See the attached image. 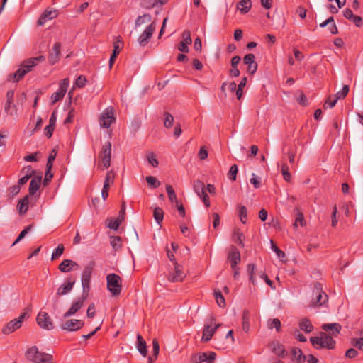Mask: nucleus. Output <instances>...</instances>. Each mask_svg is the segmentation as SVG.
<instances>
[{
  "mask_svg": "<svg viewBox=\"0 0 363 363\" xmlns=\"http://www.w3.org/2000/svg\"><path fill=\"white\" fill-rule=\"evenodd\" d=\"M45 60L43 55L24 61L20 68L13 74L9 77V80L13 82H18L26 74L31 70L39 62Z\"/></svg>",
  "mask_w": 363,
  "mask_h": 363,
  "instance_id": "1",
  "label": "nucleus"
},
{
  "mask_svg": "<svg viewBox=\"0 0 363 363\" xmlns=\"http://www.w3.org/2000/svg\"><path fill=\"white\" fill-rule=\"evenodd\" d=\"M26 358L34 363H52L50 354L38 351L35 346L29 348L26 352Z\"/></svg>",
  "mask_w": 363,
  "mask_h": 363,
  "instance_id": "2",
  "label": "nucleus"
},
{
  "mask_svg": "<svg viewBox=\"0 0 363 363\" xmlns=\"http://www.w3.org/2000/svg\"><path fill=\"white\" fill-rule=\"evenodd\" d=\"M310 341L313 346L318 350L321 348L333 349L335 345L333 338L325 333H321L319 337H311Z\"/></svg>",
  "mask_w": 363,
  "mask_h": 363,
  "instance_id": "3",
  "label": "nucleus"
},
{
  "mask_svg": "<svg viewBox=\"0 0 363 363\" xmlns=\"http://www.w3.org/2000/svg\"><path fill=\"white\" fill-rule=\"evenodd\" d=\"M28 317L29 315L28 312L24 311L21 313L18 318L9 321L3 327L2 333L4 335H9L15 332L22 327L23 321L25 319L28 318Z\"/></svg>",
  "mask_w": 363,
  "mask_h": 363,
  "instance_id": "4",
  "label": "nucleus"
},
{
  "mask_svg": "<svg viewBox=\"0 0 363 363\" xmlns=\"http://www.w3.org/2000/svg\"><path fill=\"white\" fill-rule=\"evenodd\" d=\"M107 289L111 292L113 296H118L121 291V277L114 274H109L106 277Z\"/></svg>",
  "mask_w": 363,
  "mask_h": 363,
  "instance_id": "5",
  "label": "nucleus"
},
{
  "mask_svg": "<svg viewBox=\"0 0 363 363\" xmlns=\"http://www.w3.org/2000/svg\"><path fill=\"white\" fill-rule=\"evenodd\" d=\"M220 324L216 323V319L214 317H210L209 319L207 320L204 324L201 341H209L213 337L215 332L217 330V329L220 328Z\"/></svg>",
  "mask_w": 363,
  "mask_h": 363,
  "instance_id": "6",
  "label": "nucleus"
},
{
  "mask_svg": "<svg viewBox=\"0 0 363 363\" xmlns=\"http://www.w3.org/2000/svg\"><path fill=\"white\" fill-rule=\"evenodd\" d=\"M186 277L184 267L177 262H174L173 267H170L168 273V280L171 282L182 281Z\"/></svg>",
  "mask_w": 363,
  "mask_h": 363,
  "instance_id": "7",
  "label": "nucleus"
},
{
  "mask_svg": "<svg viewBox=\"0 0 363 363\" xmlns=\"http://www.w3.org/2000/svg\"><path fill=\"white\" fill-rule=\"evenodd\" d=\"M313 299L311 302V306L318 307L325 304L328 301L327 294L322 290L321 284L316 283L313 291Z\"/></svg>",
  "mask_w": 363,
  "mask_h": 363,
  "instance_id": "8",
  "label": "nucleus"
},
{
  "mask_svg": "<svg viewBox=\"0 0 363 363\" xmlns=\"http://www.w3.org/2000/svg\"><path fill=\"white\" fill-rule=\"evenodd\" d=\"M116 121L113 108L111 106L107 107L101 113L99 123L101 128H108Z\"/></svg>",
  "mask_w": 363,
  "mask_h": 363,
  "instance_id": "9",
  "label": "nucleus"
},
{
  "mask_svg": "<svg viewBox=\"0 0 363 363\" xmlns=\"http://www.w3.org/2000/svg\"><path fill=\"white\" fill-rule=\"evenodd\" d=\"M69 84V81L67 78H65L60 82L57 91L53 93L50 96L51 104H54L63 99L67 92Z\"/></svg>",
  "mask_w": 363,
  "mask_h": 363,
  "instance_id": "10",
  "label": "nucleus"
},
{
  "mask_svg": "<svg viewBox=\"0 0 363 363\" xmlns=\"http://www.w3.org/2000/svg\"><path fill=\"white\" fill-rule=\"evenodd\" d=\"M93 266L91 264L86 265L82 273L81 282L82 286L83 294H88L90 289V281L92 273Z\"/></svg>",
  "mask_w": 363,
  "mask_h": 363,
  "instance_id": "11",
  "label": "nucleus"
},
{
  "mask_svg": "<svg viewBox=\"0 0 363 363\" xmlns=\"http://www.w3.org/2000/svg\"><path fill=\"white\" fill-rule=\"evenodd\" d=\"M155 29L156 24L155 22H152L140 35L138 38V42L140 46H145L148 43Z\"/></svg>",
  "mask_w": 363,
  "mask_h": 363,
  "instance_id": "12",
  "label": "nucleus"
},
{
  "mask_svg": "<svg viewBox=\"0 0 363 363\" xmlns=\"http://www.w3.org/2000/svg\"><path fill=\"white\" fill-rule=\"evenodd\" d=\"M111 144L110 142H106L103 145L100 158L101 160V165L104 169H107L111 165Z\"/></svg>",
  "mask_w": 363,
  "mask_h": 363,
  "instance_id": "13",
  "label": "nucleus"
},
{
  "mask_svg": "<svg viewBox=\"0 0 363 363\" xmlns=\"http://www.w3.org/2000/svg\"><path fill=\"white\" fill-rule=\"evenodd\" d=\"M36 320L39 326L43 329L50 330L53 328L52 320L46 312H39Z\"/></svg>",
  "mask_w": 363,
  "mask_h": 363,
  "instance_id": "14",
  "label": "nucleus"
},
{
  "mask_svg": "<svg viewBox=\"0 0 363 363\" xmlns=\"http://www.w3.org/2000/svg\"><path fill=\"white\" fill-rule=\"evenodd\" d=\"M84 326V322L78 319L67 320L62 323L61 328L67 331H76Z\"/></svg>",
  "mask_w": 363,
  "mask_h": 363,
  "instance_id": "15",
  "label": "nucleus"
},
{
  "mask_svg": "<svg viewBox=\"0 0 363 363\" xmlns=\"http://www.w3.org/2000/svg\"><path fill=\"white\" fill-rule=\"evenodd\" d=\"M58 15V11L56 9H48L40 16L38 24V26H43L48 21H50L56 18Z\"/></svg>",
  "mask_w": 363,
  "mask_h": 363,
  "instance_id": "16",
  "label": "nucleus"
},
{
  "mask_svg": "<svg viewBox=\"0 0 363 363\" xmlns=\"http://www.w3.org/2000/svg\"><path fill=\"white\" fill-rule=\"evenodd\" d=\"M322 329L328 333V335L333 337H337L340 334L342 326L340 324L337 323H325L322 325Z\"/></svg>",
  "mask_w": 363,
  "mask_h": 363,
  "instance_id": "17",
  "label": "nucleus"
},
{
  "mask_svg": "<svg viewBox=\"0 0 363 363\" xmlns=\"http://www.w3.org/2000/svg\"><path fill=\"white\" fill-rule=\"evenodd\" d=\"M192 43L190 31L184 30L182 33V40L180 42L178 50L182 52H189V45Z\"/></svg>",
  "mask_w": 363,
  "mask_h": 363,
  "instance_id": "18",
  "label": "nucleus"
},
{
  "mask_svg": "<svg viewBox=\"0 0 363 363\" xmlns=\"http://www.w3.org/2000/svg\"><path fill=\"white\" fill-rule=\"evenodd\" d=\"M261 270H258L254 264H249L247 267V274L249 277V281L254 286L257 284V278H259L258 273Z\"/></svg>",
  "mask_w": 363,
  "mask_h": 363,
  "instance_id": "19",
  "label": "nucleus"
},
{
  "mask_svg": "<svg viewBox=\"0 0 363 363\" xmlns=\"http://www.w3.org/2000/svg\"><path fill=\"white\" fill-rule=\"evenodd\" d=\"M85 299L86 296L74 301L70 308L64 314L63 318H66L74 315L83 306Z\"/></svg>",
  "mask_w": 363,
  "mask_h": 363,
  "instance_id": "20",
  "label": "nucleus"
},
{
  "mask_svg": "<svg viewBox=\"0 0 363 363\" xmlns=\"http://www.w3.org/2000/svg\"><path fill=\"white\" fill-rule=\"evenodd\" d=\"M243 62L247 65V72L250 74H254L257 69V64L255 62V56L252 54L246 55L243 58Z\"/></svg>",
  "mask_w": 363,
  "mask_h": 363,
  "instance_id": "21",
  "label": "nucleus"
},
{
  "mask_svg": "<svg viewBox=\"0 0 363 363\" xmlns=\"http://www.w3.org/2000/svg\"><path fill=\"white\" fill-rule=\"evenodd\" d=\"M112 183H113V175L112 174L111 172H108L106 175L105 181L101 191V196L104 201L106 200L107 197L108 196V190L110 184Z\"/></svg>",
  "mask_w": 363,
  "mask_h": 363,
  "instance_id": "22",
  "label": "nucleus"
},
{
  "mask_svg": "<svg viewBox=\"0 0 363 363\" xmlns=\"http://www.w3.org/2000/svg\"><path fill=\"white\" fill-rule=\"evenodd\" d=\"M75 284V281L69 279L66 282H64L57 290V294L58 296H64L69 293Z\"/></svg>",
  "mask_w": 363,
  "mask_h": 363,
  "instance_id": "23",
  "label": "nucleus"
},
{
  "mask_svg": "<svg viewBox=\"0 0 363 363\" xmlns=\"http://www.w3.org/2000/svg\"><path fill=\"white\" fill-rule=\"evenodd\" d=\"M76 267H78L77 262L71 260V259H65L63 260L59 265L58 269L62 272H69L71 270L75 269Z\"/></svg>",
  "mask_w": 363,
  "mask_h": 363,
  "instance_id": "24",
  "label": "nucleus"
},
{
  "mask_svg": "<svg viewBox=\"0 0 363 363\" xmlns=\"http://www.w3.org/2000/svg\"><path fill=\"white\" fill-rule=\"evenodd\" d=\"M60 49H61L60 43H55L54 46L52 48V50L49 55V61L51 64L53 65L58 61V60L60 58Z\"/></svg>",
  "mask_w": 363,
  "mask_h": 363,
  "instance_id": "25",
  "label": "nucleus"
},
{
  "mask_svg": "<svg viewBox=\"0 0 363 363\" xmlns=\"http://www.w3.org/2000/svg\"><path fill=\"white\" fill-rule=\"evenodd\" d=\"M41 182H42L41 176L34 177L31 179V181L30 182V185H29V194L30 196H33L37 192V191L40 188Z\"/></svg>",
  "mask_w": 363,
  "mask_h": 363,
  "instance_id": "26",
  "label": "nucleus"
},
{
  "mask_svg": "<svg viewBox=\"0 0 363 363\" xmlns=\"http://www.w3.org/2000/svg\"><path fill=\"white\" fill-rule=\"evenodd\" d=\"M228 259L230 262L232 269H235L236 266L240 262V252L238 250H232L228 255Z\"/></svg>",
  "mask_w": 363,
  "mask_h": 363,
  "instance_id": "27",
  "label": "nucleus"
},
{
  "mask_svg": "<svg viewBox=\"0 0 363 363\" xmlns=\"http://www.w3.org/2000/svg\"><path fill=\"white\" fill-rule=\"evenodd\" d=\"M270 347H271L272 352L277 356H278L279 357H284L286 356V353L285 352V349L281 344H280L277 342H272Z\"/></svg>",
  "mask_w": 363,
  "mask_h": 363,
  "instance_id": "28",
  "label": "nucleus"
},
{
  "mask_svg": "<svg viewBox=\"0 0 363 363\" xmlns=\"http://www.w3.org/2000/svg\"><path fill=\"white\" fill-rule=\"evenodd\" d=\"M29 200L28 196H26L20 199L18 203V209L21 215H24L28 210Z\"/></svg>",
  "mask_w": 363,
  "mask_h": 363,
  "instance_id": "29",
  "label": "nucleus"
},
{
  "mask_svg": "<svg viewBox=\"0 0 363 363\" xmlns=\"http://www.w3.org/2000/svg\"><path fill=\"white\" fill-rule=\"evenodd\" d=\"M299 328L306 333H309L313 331V326L311 320L306 318H302L299 322Z\"/></svg>",
  "mask_w": 363,
  "mask_h": 363,
  "instance_id": "30",
  "label": "nucleus"
},
{
  "mask_svg": "<svg viewBox=\"0 0 363 363\" xmlns=\"http://www.w3.org/2000/svg\"><path fill=\"white\" fill-rule=\"evenodd\" d=\"M137 348L141 355L146 357L147 353L146 342L140 335H137Z\"/></svg>",
  "mask_w": 363,
  "mask_h": 363,
  "instance_id": "31",
  "label": "nucleus"
},
{
  "mask_svg": "<svg viewBox=\"0 0 363 363\" xmlns=\"http://www.w3.org/2000/svg\"><path fill=\"white\" fill-rule=\"evenodd\" d=\"M251 0H241L237 5L238 9L242 13H247L251 9Z\"/></svg>",
  "mask_w": 363,
  "mask_h": 363,
  "instance_id": "32",
  "label": "nucleus"
},
{
  "mask_svg": "<svg viewBox=\"0 0 363 363\" xmlns=\"http://www.w3.org/2000/svg\"><path fill=\"white\" fill-rule=\"evenodd\" d=\"M291 355L294 361L296 363H303L304 362L305 355L303 354V352L301 349L294 347L291 350Z\"/></svg>",
  "mask_w": 363,
  "mask_h": 363,
  "instance_id": "33",
  "label": "nucleus"
},
{
  "mask_svg": "<svg viewBox=\"0 0 363 363\" xmlns=\"http://www.w3.org/2000/svg\"><path fill=\"white\" fill-rule=\"evenodd\" d=\"M121 45H122V42H121L119 40L117 42L114 43V49H113V53L111 55L110 59H109L110 67H112L116 56L119 54L121 48Z\"/></svg>",
  "mask_w": 363,
  "mask_h": 363,
  "instance_id": "34",
  "label": "nucleus"
},
{
  "mask_svg": "<svg viewBox=\"0 0 363 363\" xmlns=\"http://www.w3.org/2000/svg\"><path fill=\"white\" fill-rule=\"evenodd\" d=\"M110 244L114 251H118L122 247V239L118 236H110Z\"/></svg>",
  "mask_w": 363,
  "mask_h": 363,
  "instance_id": "35",
  "label": "nucleus"
},
{
  "mask_svg": "<svg viewBox=\"0 0 363 363\" xmlns=\"http://www.w3.org/2000/svg\"><path fill=\"white\" fill-rule=\"evenodd\" d=\"M151 20H152L151 15L148 14V13H145V14H143L142 16H139L136 18L135 24V26L138 27V26H141L143 24H145V23L150 22Z\"/></svg>",
  "mask_w": 363,
  "mask_h": 363,
  "instance_id": "36",
  "label": "nucleus"
},
{
  "mask_svg": "<svg viewBox=\"0 0 363 363\" xmlns=\"http://www.w3.org/2000/svg\"><path fill=\"white\" fill-rule=\"evenodd\" d=\"M193 189L197 196L200 194H203V191H206L204 183L200 180H196L194 182Z\"/></svg>",
  "mask_w": 363,
  "mask_h": 363,
  "instance_id": "37",
  "label": "nucleus"
},
{
  "mask_svg": "<svg viewBox=\"0 0 363 363\" xmlns=\"http://www.w3.org/2000/svg\"><path fill=\"white\" fill-rule=\"evenodd\" d=\"M267 328L270 330L275 328L277 332L281 329V322L278 318H272L267 320Z\"/></svg>",
  "mask_w": 363,
  "mask_h": 363,
  "instance_id": "38",
  "label": "nucleus"
},
{
  "mask_svg": "<svg viewBox=\"0 0 363 363\" xmlns=\"http://www.w3.org/2000/svg\"><path fill=\"white\" fill-rule=\"evenodd\" d=\"M153 216H154L155 221L157 223V224L160 225L161 223L163 220V218H164L163 210L160 207L155 208L154 209Z\"/></svg>",
  "mask_w": 363,
  "mask_h": 363,
  "instance_id": "39",
  "label": "nucleus"
},
{
  "mask_svg": "<svg viewBox=\"0 0 363 363\" xmlns=\"http://www.w3.org/2000/svg\"><path fill=\"white\" fill-rule=\"evenodd\" d=\"M166 190L169 197V201L175 204L179 203L177 200V195L173 189L172 186L170 185H166Z\"/></svg>",
  "mask_w": 363,
  "mask_h": 363,
  "instance_id": "40",
  "label": "nucleus"
},
{
  "mask_svg": "<svg viewBox=\"0 0 363 363\" xmlns=\"http://www.w3.org/2000/svg\"><path fill=\"white\" fill-rule=\"evenodd\" d=\"M206 360V353H199L193 354L191 357V363H202Z\"/></svg>",
  "mask_w": 363,
  "mask_h": 363,
  "instance_id": "41",
  "label": "nucleus"
},
{
  "mask_svg": "<svg viewBox=\"0 0 363 363\" xmlns=\"http://www.w3.org/2000/svg\"><path fill=\"white\" fill-rule=\"evenodd\" d=\"M350 90L348 85H344L342 89L337 92L334 96H333V98L337 99L338 101L339 99H344L348 94Z\"/></svg>",
  "mask_w": 363,
  "mask_h": 363,
  "instance_id": "42",
  "label": "nucleus"
},
{
  "mask_svg": "<svg viewBox=\"0 0 363 363\" xmlns=\"http://www.w3.org/2000/svg\"><path fill=\"white\" fill-rule=\"evenodd\" d=\"M305 225H306V221L304 220L303 214L301 212L298 211L297 214H296V218L295 222L293 225L294 228H297L298 227V225L304 226Z\"/></svg>",
  "mask_w": 363,
  "mask_h": 363,
  "instance_id": "43",
  "label": "nucleus"
},
{
  "mask_svg": "<svg viewBox=\"0 0 363 363\" xmlns=\"http://www.w3.org/2000/svg\"><path fill=\"white\" fill-rule=\"evenodd\" d=\"M238 211V214L240 216V221L242 223H246L247 220V208L244 206H240Z\"/></svg>",
  "mask_w": 363,
  "mask_h": 363,
  "instance_id": "44",
  "label": "nucleus"
},
{
  "mask_svg": "<svg viewBox=\"0 0 363 363\" xmlns=\"http://www.w3.org/2000/svg\"><path fill=\"white\" fill-rule=\"evenodd\" d=\"M174 117L169 113H164V125L166 128H170L174 125Z\"/></svg>",
  "mask_w": 363,
  "mask_h": 363,
  "instance_id": "45",
  "label": "nucleus"
},
{
  "mask_svg": "<svg viewBox=\"0 0 363 363\" xmlns=\"http://www.w3.org/2000/svg\"><path fill=\"white\" fill-rule=\"evenodd\" d=\"M121 223L122 222L118 218H116L115 220H112V219L106 220L107 227L108 228L114 230H118V228L120 226V225L121 224Z\"/></svg>",
  "mask_w": 363,
  "mask_h": 363,
  "instance_id": "46",
  "label": "nucleus"
},
{
  "mask_svg": "<svg viewBox=\"0 0 363 363\" xmlns=\"http://www.w3.org/2000/svg\"><path fill=\"white\" fill-rule=\"evenodd\" d=\"M243 238H244V235L240 230H239V229L235 230L234 235H233V239L235 242H237L238 245H240L241 246H244V244L242 242Z\"/></svg>",
  "mask_w": 363,
  "mask_h": 363,
  "instance_id": "47",
  "label": "nucleus"
},
{
  "mask_svg": "<svg viewBox=\"0 0 363 363\" xmlns=\"http://www.w3.org/2000/svg\"><path fill=\"white\" fill-rule=\"evenodd\" d=\"M214 296H215V298L216 300L217 304L220 307H225V298H224V297L222 295L220 291H214Z\"/></svg>",
  "mask_w": 363,
  "mask_h": 363,
  "instance_id": "48",
  "label": "nucleus"
},
{
  "mask_svg": "<svg viewBox=\"0 0 363 363\" xmlns=\"http://www.w3.org/2000/svg\"><path fill=\"white\" fill-rule=\"evenodd\" d=\"M64 245L62 244L58 245L57 247L52 252L51 259L54 260L60 257L64 252Z\"/></svg>",
  "mask_w": 363,
  "mask_h": 363,
  "instance_id": "49",
  "label": "nucleus"
},
{
  "mask_svg": "<svg viewBox=\"0 0 363 363\" xmlns=\"http://www.w3.org/2000/svg\"><path fill=\"white\" fill-rule=\"evenodd\" d=\"M258 276L259 279H263L265 283L271 287V289H275V286H274L272 281L268 278L267 275L264 271L261 270L259 273H258Z\"/></svg>",
  "mask_w": 363,
  "mask_h": 363,
  "instance_id": "50",
  "label": "nucleus"
},
{
  "mask_svg": "<svg viewBox=\"0 0 363 363\" xmlns=\"http://www.w3.org/2000/svg\"><path fill=\"white\" fill-rule=\"evenodd\" d=\"M250 182L255 189H259L261 186V178L255 173L252 174V178L250 179Z\"/></svg>",
  "mask_w": 363,
  "mask_h": 363,
  "instance_id": "51",
  "label": "nucleus"
},
{
  "mask_svg": "<svg viewBox=\"0 0 363 363\" xmlns=\"http://www.w3.org/2000/svg\"><path fill=\"white\" fill-rule=\"evenodd\" d=\"M31 228L30 225L27 226L26 228H24L18 235V238L16 239V240L12 244V246H14L18 242H19L30 231Z\"/></svg>",
  "mask_w": 363,
  "mask_h": 363,
  "instance_id": "52",
  "label": "nucleus"
},
{
  "mask_svg": "<svg viewBox=\"0 0 363 363\" xmlns=\"http://www.w3.org/2000/svg\"><path fill=\"white\" fill-rule=\"evenodd\" d=\"M145 180L151 187L156 188L160 185V182L152 176L146 177Z\"/></svg>",
  "mask_w": 363,
  "mask_h": 363,
  "instance_id": "53",
  "label": "nucleus"
},
{
  "mask_svg": "<svg viewBox=\"0 0 363 363\" xmlns=\"http://www.w3.org/2000/svg\"><path fill=\"white\" fill-rule=\"evenodd\" d=\"M238 172V168L236 164H233L231 166L229 172H228V177L230 179L233 181H235L237 178V174Z\"/></svg>",
  "mask_w": 363,
  "mask_h": 363,
  "instance_id": "54",
  "label": "nucleus"
},
{
  "mask_svg": "<svg viewBox=\"0 0 363 363\" xmlns=\"http://www.w3.org/2000/svg\"><path fill=\"white\" fill-rule=\"evenodd\" d=\"M281 173L284 180L286 182H290L291 176L289 171V167L286 164L282 165Z\"/></svg>",
  "mask_w": 363,
  "mask_h": 363,
  "instance_id": "55",
  "label": "nucleus"
},
{
  "mask_svg": "<svg viewBox=\"0 0 363 363\" xmlns=\"http://www.w3.org/2000/svg\"><path fill=\"white\" fill-rule=\"evenodd\" d=\"M226 86L228 87V89L230 91L234 92L236 90L237 84L234 82H230V83L224 82V83H223V84L221 86L222 91H225V89Z\"/></svg>",
  "mask_w": 363,
  "mask_h": 363,
  "instance_id": "56",
  "label": "nucleus"
},
{
  "mask_svg": "<svg viewBox=\"0 0 363 363\" xmlns=\"http://www.w3.org/2000/svg\"><path fill=\"white\" fill-rule=\"evenodd\" d=\"M337 102V99L333 98V96H330L326 99V101L325 102L324 108H332L333 107L335 106V105L336 104Z\"/></svg>",
  "mask_w": 363,
  "mask_h": 363,
  "instance_id": "57",
  "label": "nucleus"
},
{
  "mask_svg": "<svg viewBox=\"0 0 363 363\" xmlns=\"http://www.w3.org/2000/svg\"><path fill=\"white\" fill-rule=\"evenodd\" d=\"M86 83V79L84 76L81 75V76L78 77L77 79H76L74 86H77L78 88H82L85 86Z\"/></svg>",
  "mask_w": 363,
  "mask_h": 363,
  "instance_id": "58",
  "label": "nucleus"
},
{
  "mask_svg": "<svg viewBox=\"0 0 363 363\" xmlns=\"http://www.w3.org/2000/svg\"><path fill=\"white\" fill-rule=\"evenodd\" d=\"M147 161L154 167H157L159 164L158 160L153 153H150L147 155Z\"/></svg>",
  "mask_w": 363,
  "mask_h": 363,
  "instance_id": "59",
  "label": "nucleus"
},
{
  "mask_svg": "<svg viewBox=\"0 0 363 363\" xmlns=\"http://www.w3.org/2000/svg\"><path fill=\"white\" fill-rule=\"evenodd\" d=\"M198 196L202 200L206 208H208L210 206L211 203L209 197L206 194V191H203V194H200L199 195H198Z\"/></svg>",
  "mask_w": 363,
  "mask_h": 363,
  "instance_id": "60",
  "label": "nucleus"
},
{
  "mask_svg": "<svg viewBox=\"0 0 363 363\" xmlns=\"http://www.w3.org/2000/svg\"><path fill=\"white\" fill-rule=\"evenodd\" d=\"M152 351L155 356V359H156L160 351L159 342L156 339H154L152 341Z\"/></svg>",
  "mask_w": 363,
  "mask_h": 363,
  "instance_id": "61",
  "label": "nucleus"
},
{
  "mask_svg": "<svg viewBox=\"0 0 363 363\" xmlns=\"http://www.w3.org/2000/svg\"><path fill=\"white\" fill-rule=\"evenodd\" d=\"M271 242H272V247H271L272 250L277 254L278 257L284 258L285 257V253L283 251H281V250H279L275 245H274L272 241Z\"/></svg>",
  "mask_w": 363,
  "mask_h": 363,
  "instance_id": "62",
  "label": "nucleus"
},
{
  "mask_svg": "<svg viewBox=\"0 0 363 363\" xmlns=\"http://www.w3.org/2000/svg\"><path fill=\"white\" fill-rule=\"evenodd\" d=\"M358 355V352L355 349L350 348L345 352V356L347 358L352 359Z\"/></svg>",
  "mask_w": 363,
  "mask_h": 363,
  "instance_id": "63",
  "label": "nucleus"
},
{
  "mask_svg": "<svg viewBox=\"0 0 363 363\" xmlns=\"http://www.w3.org/2000/svg\"><path fill=\"white\" fill-rule=\"evenodd\" d=\"M352 345L359 350H363V338L354 339L352 340Z\"/></svg>",
  "mask_w": 363,
  "mask_h": 363,
  "instance_id": "64",
  "label": "nucleus"
}]
</instances>
